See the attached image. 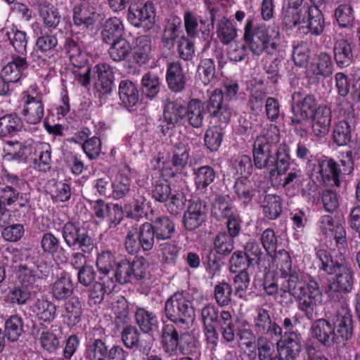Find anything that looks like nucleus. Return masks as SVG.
<instances>
[{
    "mask_svg": "<svg viewBox=\"0 0 360 360\" xmlns=\"http://www.w3.org/2000/svg\"><path fill=\"white\" fill-rule=\"evenodd\" d=\"M280 140L279 129L274 124L264 128L256 138L253 145L255 165L258 169L269 168L270 181L274 186H292L298 188L303 185L304 176L300 169H290V150L281 144L276 158L271 153V147Z\"/></svg>",
    "mask_w": 360,
    "mask_h": 360,
    "instance_id": "1",
    "label": "nucleus"
},
{
    "mask_svg": "<svg viewBox=\"0 0 360 360\" xmlns=\"http://www.w3.org/2000/svg\"><path fill=\"white\" fill-rule=\"evenodd\" d=\"M193 308L188 294L184 292L174 293L165 303V314L172 322L165 324L162 329L161 343L164 352L169 356L190 354L194 352L196 342L188 333H181L175 324L185 323V318L191 317Z\"/></svg>",
    "mask_w": 360,
    "mask_h": 360,
    "instance_id": "2",
    "label": "nucleus"
},
{
    "mask_svg": "<svg viewBox=\"0 0 360 360\" xmlns=\"http://www.w3.org/2000/svg\"><path fill=\"white\" fill-rule=\"evenodd\" d=\"M279 269L283 277H288L287 290L300 300V307L307 314H311L314 309L321 304L323 295L319 284L311 278L304 279L301 273L292 268L291 259L285 252H279Z\"/></svg>",
    "mask_w": 360,
    "mask_h": 360,
    "instance_id": "3",
    "label": "nucleus"
},
{
    "mask_svg": "<svg viewBox=\"0 0 360 360\" xmlns=\"http://www.w3.org/2000/svg\"><path fill=\"white\" fill-rule=\"evenodd\" d=\"M280 32L274 27L267 29L265 25L253 28V20L249 18L244 27V39L252 53L260 56L264 52L274 55L279 50Z\"/></svg>",
    "mask_w": 360,
    "mask_h": 360,
    "instance_id": "4",
    "label": "nucleus"
},
{
    "mask_svg": "<svg viewBox=\"0 0 360 360\" xmlns=\"http://www.w3.org/2000/svg\"><path fill=\"white\" fill-rule=\"evenodd\" d=\"M190 146L188 139L176 143L174 146L172 155L165 158L163 155L159 153L151 162V167L158 169L159 172H166L165 176H173L174 172H181L188 165L190 160Z\"/></svg>",
    "mask_w": 360,
    "mask_h": 360,
    "instance_id": "5",
    "label": "nucleus"
},
{
    "mask_svg": "<svg viewBox=\"0 0 360 360\" xmlns=\"http://www.w3.org/2000/svg\"><path fill=\"white\" fill-rule=\"evenodd\" d=\"M153 198L160 202H165L167 210L172 214H178L184 208L186 199L182 193H172L171 188L165 179H160L153 184Z\"/></svg>",
    "mask_w": 360,
    "mask_h": 360,
    "instance_id": "6",
    "label": "nucleus"
},
{
    "mask_svg": "<svg viewBox=\"0 0 360 360\" xmlns=\"http://www.w3.org/2000/svg\"><path fill=\"white\" fill-rule=\"evenodd\" d=\"M50 266L43 261L22 264L18 267V278L23 287L32 288L39 280L46 278L50 274Z\"/></svg>",
    "mask_w": 360,
    "mask_h": 360,
    "instance_id": "7",
    "label": "nucleus"
},
{
    "mask_svg": "<svg viewBox=\"0 0 360 360\" xmlns=\"http://www.w3.org/2000/svg\"><path fill=\"white\" fill-rule=\"evenodd\" d=\"M23 103V114L25 120L30 124H37L42 119L44 110L40 94L36 86H30L21 95Z\"/></svg>",
    "mask_w": 360,
    "mask_h": 360,
    "instance_id": "8",
    "label": "nucleus"
},
{
    "mask_svg": "<svg viewBox=\"0 0 360 360\" xmlns=\"http://www.w3.org/2000/svg\"><path fill=\"white\" fill-rule=\"evenodd\" d=\"M155 11L151 2H133L130 5L127 19L134 27L150 28L155 23Z\"/></svg>",
    "mask_w": 360,
    "mask_h": 360,
    "instance_id": "9",
    "label": "nucleus"
},
{
    "mask_svg": "<svg viewBox=\"0 0 360 360\" xmlns=\"http://www.w3.org/2000/svg\"><path fill=\"white\" fill-rule=\"evenodd\" d=\"M333 274L335 281L330 283L327 291L328 295L333 300L340 299V292H350L353 286V271L346 264L336 265Z\"/></svg>",
    "mask_w": 360,
    "mask_h": 360,
    "instance_id": "10",
    "label": "nucleus"
},
{
    "mask_svg": "<svg viewBox=\"0 0 360 360\" xmlns=\"http://www.w3.org/2000/svg\"><path fill=\"white\" fill-rule=\"evenodd\" d=\"M63 237L69 247L78 246L84 252H89L94 245L86 230L79 224L68 222L63 229Z\"/></svg>",
    "mask_w": 360,
    "mask_h": 360,
    "instance_id": "11",
    "label": "nucleus"
},
{
    "mask_svg": "<svg viewBox=\"0 0 360 360\" xmlns=\"http://www.w3.org/2000/svg\"><path fill=\"white\" fill-rule=\"evenodd\" d=\"M207 109L210 117L215 122L228 124L233 115V110L224 102L221 89H214L207 101Z\"/></svg>",
    "mask_w": 360,
    "mask_h": 360,
    "instance_id": "12",
    "label": "nucleus"
},
{
    "mask_svg": "<svg viewBox=\"0 0 360 360\" xmlns=\"http://www.w3.org/2000/svg\"><path fill=\"white\" fill-rule=\"evenodd\" d=\"M313 165L312 174H319L322 180L330 186H340V169L332 159L323 157L311 161L309 166Z\"/></svg>",
    "mask_w": 360,
    "mask_h": 360,
    "instance_id": "13",
    "label": "nucleus"
},
{
    "mask_svg": "<svg viewBox=\"0 0 360 360\" xmlns=\"http://www.w3.org/2000/svg\"><path fill=\"white\" fill-rule=\"evenodd\" d=\"M319 227L326 238L335 240L338 251L342 255V250L346 246V232L342 225L335 222L331 216L324 215L320 219Z\"/></svg>",
    "mask_w": 360,
    "mask_h": 360,
    "instance_id": "14",
    "label": "nucleus"
},
{
    "mask_svg": "<svg viewBox=\"0 0 360 360\" xmlns=\"http://www.w3.org/2000/svg\"><path fill=\"white\" fill-rule=\"evenodd\" d=\"M186 108L182 100L167 102L164 109L163 123L165 124L162 125V132L165 134L169 129L181 124L186 118Z\"/></svg>",
    "mask_w": 360,
    "mask_h": 360,
    "instance_id": "15",
    "label": "nucleus"
},
{
    "mask_svg": "<svg viewBox=\"0 0 360 360\" xmlns=\"http://www.w3.org/2000/svg\"><path fill=\"white\" fill-rule=\"evenodd\" d=\"M131 172L129 166L120 165L111 179V197L120 199L125 196L130 190Z\"/></svg>",
    "mask_w": 360,
    "mask_h": 360,
    "instance_id": "16",
    "label": "nucleus"
},
{
    "mask_svg": "<svg viewBox=\"0 0 360 360\" xmlns=\"http://www.w3.org/2000/svg\"><path fill=\"white\" fill-rule=\"evenodd\" d=\"M253 326L257 333H266L271 338L278 339L282 335V328L271 321L268 311L262 308L256 310Z\"/></svg>",
    "mask_w": 360,
    "mask_h": 360,
    "instance_id": "17",
    "label": "nucleus"
},
{
    "mask_svg": "<svg viewBox=\"0 0 360 360\" xmlns=\"http://www.w3.org/2000/svg\"><path fill=\"white\" fill-rule=\"evenodd\" d=\"M311 130L314 136L323 137L330 130L332 120V112L329 107L320 105L312 114Z\"/></svg>",
    "mask_w": 360,
    "mask_h": 360,
    "instance_id": "18",
    "label": "nucleus"
},
{
    "mask_svg": "<svg viewBox=\"0 0 360 360\" xmlns=\"http://www.w3.org/2000/svg\"><path fill=\"white\" fill-rule=\"evenodd\" d=\"M318 107L316 98L311 95L305 96L300 103H293L292 122L297 131L298 126L307 122Z\"/></svg>",
    "mask_w": 360,
    "mask_h": 360,
    "instance_id": "19",
    "label": "nucleus"
},
{
    "mask_svg": "<svg viewBox=\"0 0 360 360\" xmlns=\"http://www.w3.org/2000/svg\"><path fill=\"white\" fill-rule=\"evenodd\" d=\"M333 64L330 54L321 53L316 63L309 65L307 69V76L311 83L317 82L321 77L330 76L333 73Z\"/></svg>",
    "mask_w": 360,
    "mask_h": 360,
    "instance_id": "20",
    "label": "nucleus"
},
{
    "mask_svg": "<svg viewBox=\"0 0 360 360\" xmlns=\"http://www.w3.org/2000/svg\"><path fill=\"white\" fill-rule=\"evenodd\" d=\"M337 328V345L350 339L353 335L352 318L349 309L342 307L333 320Z\"/></svg>",
    "mask_w": 360,
    "mask_h": 360,
    "instance_id": "21",
    "label": "nucleus"
},
{
    "mask_svg": "<svg viewBox=\"0 0 360 360\" xmlns=\"http://www.w3.org/2000/svg\"><path fill=\"white\" fill-rule=\"evenodd\" d=\"M27 68L26 57L14 54L4 66L1 73L8 82H17L25 75Z\"/></svg>",
    "mask_w": 360,
    "mask_h": 360,
    "instance_id": "22",
    "label": "nucleus"
},
{
    "mask_svg": "<svg viewBox=\"0 0 360 360\" xmlns=\"http://www.w3.org/2000/svg\"><path fill=\"white\" fill-rule=\"evenodd\" d=\"M311 335L326 346L337 345V335L335 328L328 320L319 319L311 328Z\"/></svg>",
    "mask_w": 360,
    "mask_h": 360,
    "instance_id": "23",
    "label": "nucleus"
},
{
    "mask_svg": "<svg viewBox=\"0 0 360 360\" xmlns=\"http://www.w3.org/2000/svg\"><path fill=\"white\" fill-rule=\"evenodd\" d=\"M205 218V205L200 201L192 202L184 213V224L186 229L193 231L201 226Z\"/></svg>",
    "mask_w": 360,
    "mask_h": 360,
    "instance_id": "24",
    "label": "nucleus"
},
{
    "mask_svg": "<svg viewBox=\"0 0 360 360\" xmlns=\"http://www.w3.org/2000/svg\"><path fill=\"white\" fill-rule=\"evenodd\" d=\"M94 74L96 77L95 86L102 94H108L112 90L114 72L112 68L106 63H100L95 66Z\"/></svg>",
    "mask_w": 360,
    "mask_h": 360,
    "instance_id": "25",
    "label": "nucleus"
},
{
    "mask_svg": "<svg viewBox=\"0 0 360 360\" xmlns=\"http://www.w3.org/2000/svg\"><path fill=\"white\" fill-rule=\"evenodd\" d=\"M73 20L76 25L90 28L101 19L96 8L88 3H82L75 6L73 11Z\"/></svg>",
    "mask_w": 360,
    "mask_h": 360,
    "instance_id": "26",
    "label": "nucleus"
},
{
    "mask_svg": "<svg viewBox=\"0 0 360 360\" xmlns=\"http://www.w3.org/2000/svg\"><path fill=\"white\" fill-rule=\"evenodd\" d=\"M277 342V351L281 356L286 355L295 360L301 350L300 337L294 332H286L284 340L274 338Z\"/></svg>",
    "mask_w": 360,
    "mask_h": 360,
    "instance_id": "27",
    "label": "nucleus"
},
{
    "mask_svg": "<svg viewBox=\"0 0 360 360\" xmlns=\"http://www.w3.org/2000/svg\"><path fill=\"white\" fill-rule=\"evenodd\" d=\"M74 290L72 281L68 274L57 277L50 287L52 296L57 300H63L70 297Z\"/></svg>",
    "mask_w": 360,
    "mask_h": 360,
    "instance_id": "28",
    "label": "nucleus"
},
{
    "mask_svg": "<svg viewBox=\"0 0 360 360\" xmlns=\"http://www.w3.org/2000/svg\"><path fill=\"white\" fill-rule=\"evenodd\" d=\"M309 4H304L303 6L296 7L287 5L283 7L282 18L283 22L288 28H292L297 25H302L306 23V13L303 10H307Z\"/></svg>",
    "mask_w": 360,
    "mask_h": 360,
    "instance_id": "29",
    "label": "nucleus"
},
{
    "mask_svg": "<svg viewBox=\"0 0 360 360\" xmlns=\"http://www.w3.org/2000/svg\"><path fill=\"white\" fill-rule=\"evenodd\" d=\"M32 311L41 321L50 322L56 315V307L46 297L37 298L31 306Z\"/></svg>",
    "mask_w": 360,
    "mask_h": 360,
    "instance_id": "30",
    "label": "nucleus"
},
{
    "mask_svg": "<svg viewBox=\"0 0 360 360\" xmlns=\"http://www.w3.org/2000/svg\"><path fill=\"white\" fill-rule=\"evenodd\" d=\"M306 13V23L302 24V27H307L315 34L319 35L324 29V20L321 11L316 6H308Z\"/></svg>",
    "mask_w": 360,
    "mask_h": 360,
    "instance_id": "31",
    "label": "nucleus"
},
{
    "mask_svg": "<svg viewBox=\"0 0 360 360\" xmlns=\"http://www.w3.org/2000/svg\"><path fill=\"white\" fill-rule=\"evenodd\" d=\"M58 44V39L54 34H46L39 37L35 43L34 51L32 53L33 59L42 56H48L49 58L53 55L55 49Z\"/></svg>",
    "mask_w": 360,
    "mask_h": 360,
    "instance_id": "32",
    "label": "nucleus"
},
{
    "mask_svg": "<svg viewBox=\"0 0 360 360\" xmlns=\"http://www.w3.org/2000/svg\"><path fill=\"white\" fill-rule=\"evenodd\" d=\"M186 117L189 124L195 128L202 125L205 116L204 103L198 99H192L186 108Z\"/></svg>",
    "mask_w": 360,
    "mask_h": 360,
    "instance_id": "33",
    "label": "nucleus"
},
{
    "mask_svg": "<svg viewBox=\"0 0 360 360\" xmlns=\"http://www.w3.org/2000/svg\"><path fill=\"white\" fill-rule=\"evenodd\" d=\"M5 155L4 158L6 160H18L21 158H32V146L31 143L22 144L18 141H8L4 146Z\"/></svg>",
    "mask_w": 360,
    "mask_h": 360,
    "instance_id": "34",
    "label": "nucleus"
},
{
    "mask_svg": "<svg viewBox=\"0 0 360 360\" xmlns=\"http://www.w3.org/2000/svg\"><path fill=\"white\" fill-rule=\"evenodd\" d=\"M124 25L118 18H111L105 21L101 32L102 39L105 43H111L117 39L122 38Z\"/></svg>",
    "mask_w": 360,
    "mask_h": 360,
    "instance_id": "35",
    "label": "nucleus"
},
{
    "mask_svg": "<svg viewBox=\"0 0 360 360\" xmlns=\"http://www.w3.org/2000/svg\"><path fill=\"white\" fill-rule=\"evenodd\" d=\"M282 200L278 195H266L262 202V212L265 217L274 220L277 219L282 212Z\"/></svg>",
    "mask_w": 360,
    "mask_h": 360,
    "instance_id": "36",
    "label": "nucleus"
},
{
    "mask_svg": "<svg viewBox=\"0 0 360 360\" xmlns=\"http://www.w3.org/2000/svg\"><path fill=\"white\" fill-rule=\"evenodd\" d=\"M335 58L338 66H349L352 62L353 53L350 43L346 39L338 40L334 46Z\"/></svg>",
    "mask_w": 360,
    "mask_h": 360,
    "instance_id": "37",
    "label": "nucleus"
},
{
    "mask_svg": "<svg viewBox=\"0 0 360 360\" xmlns=\"http://www.w3.org/2000/svg\"><path fill=\"white\" fill-rule=\"evenodd\" d=\"M334 17L341 28H352L354 25V10L349 4H342L338 6L334 11Z\"/></svg>",
    "mask_w": 360,
    "mask_h": 360,
    "instance_id": "38",
    "label": "nucleus"
},
{
    "mask_svg": "<svg viewBox=\"0 0 360 360\" xmlns=\"http://www.w3.org/2000/svg\"><path fill=\"white\" fill-rule=\"evenodd\" d=\"M211 212L212 216L219 220L235 214L230 197L228 195L217 196L212 204Z\"/></svg>",
    "mask_w": 360,
    "mask_h": 360,
    "instance_id": "39",
    "label": "nucleus"
},
{
    "mask_svg": "<svg viewBox=\"0 0 360 360\" xmlns=\"http://www.w3.org/2000/svg\"><path fill=\"white\" fill-rule=\"evenodd\" d=\"M166 79L169 87L174 91H180L185 84V77L181 65L178 63L169 65L167 70Z\"/></svg>",
    "mask_w": 360,
    "mask_h": 360,
    "instance_id": "40",
    "label": "nucleus"
},
{
    "mask_svg": "<svg viewBox=\"0 0 360 360\" xmlns=\"http://www.w3.org/2000/svg\"><path fill=\"white\" fill-rule=\"evenodd\" d=\"M114 279L110 275L101 276L99 281L96 282L91 290V297L95 302H101L105 293H110L115 287Z\"/></svg>",
    "mask_w": 360,
    "mask_h": 360,
    "instance_id": "41",
    "label": "nucleus"
},
{
    "mask_svg": "<svg viewBox=\"0 0 360 360\" xmlns=\"http://www.w3.org/2000/svg\"><path fill=\"white\" fill-rule=\"evenodd\" d=\"M119 96L124 105L134 106L139 101V91L132 82L122 80L119 86Z\"/></svg>",
    "mask_w": 360,
    "mask_h": 360,
    "instance_id": "42",
    "label": "nucleus"
},
{
    "mask_svg": "<svg viewBox=\"0 0 360 360\" xmlns=\"http://www.w3.org/2000/svg\"><path fill=\"white\" fill-rule=\"evenodd\" d=\"M82 305L77 299H71L65 304L63 316L70 326L77 325L81 321Z\"/></svg>",
    "mask_w": 360,
    "mask_h": 360,
    "instance_id": "43",
    "label": "nucleus"
},
{
    "mask_svg": "<svg viewBox=\"0 0 360 360\" xmlns=\"http://www.w3.org/2000/svg\"><path fill=\"white\" fill-rule=\"evenodd\" d=\"M131 52V46L129 42L124 38H119L112 41L108 50L110 57L114 61L124 60Z\"/></svg>",
    "mask_w": 360,
    "mask_h": 360,
    "instance_id": "44",
    "label": "nucleus"
},
{
    "mask_svg": "<svg viewBox=\"0 0 360 360\" xmlns=\"http://www.w3.org/2000/svg\"><path fill=\"white\" fill-rule=\"evenodd\" d=\"M194 182L198 189H204L215 179L216 174L210 166H202L193 169Z\"/></svg>",
    "mask_w": 360,
    "mask_h": 360,
    "instance_id": "45",
    "label": "nucleus"
},
{
    "mask_svg": "<svg viewBox=\"0 0 360 360\" xmlns=\"http://www.w3.org/2000/svg\"><path fill=\"white\" fill-rule=\"evenodd\" d=\"M32 151L38 156L35 158L36 165L39 170L46 171L49 168L51 161V147L46 143H36L32 144Z\"/></svg>",
    "mask_w": 360,
    "mask_h": 360,
    "instance_id": "46",
    "label": "nucleus"
},
{
    "mask_svg": "<svg viewBox=\"0 0 360 360\" xmlns=\"http://www.w3.org/2000/svg\"><path fill=\"white\" fill-rule=\"evenodd\" d=\"M135 319L141 330L144 333L155 330L158 326L157 317L151 312L140 308L135 313Z\"/></svg>",
    "mask_w": 360,
    "mask_h": 360,
    "instance_id": "47",
    "label": "nucleus"
},
{
    "mask_svg": "<svg viewBox=\"0 0 360 360\" xmlns=\"http://www.w3.org/2000/svg\"><path fill=\"white\" fill-rule=\"evenodd\" d=\"M23 331V321L21 317L14 315L5 322L4 334L11 342L17 341Z\"/></svg>",
    "mask_w": 360,
    "mask_h": 360,
    "instance_id": "48",
    "label": "nucleus"
},
{
    "mask_svg": "<svg viewBox=\"0 0 360 360\" xmlns=\"http://www.w3.org/2000/svg\"><path fill=\"white\" fill-rule=\"evenodd\" d=\"M138 238L143 251L150 250L155 242V230L150 223H144L137 228Z\"/></svg>",
    "mask_w": 360,
    "mask_h": 360,
    "instance_id": "49",
    "label": "nucleus"
},
{
    "mask_svg": "<svg viewBox=\"0 0 360 360\" xmlns=\"http://www.w3.org/2000/svg\"><path fill=\"white\" fill-rule=\"evenodd\" d=\"M39 13L45 26L49 29H55L59 24L60 15L53 6L41 4Z\"/></svg>",
    "mask_w": 360,
    "mask_h": 360,
    "instance_id": "50",
    "label": "nucleus"
},
{
    "mask_svg": "<svg viewBox=\"0 0 360 360\" xmlns=\"http://www.w3.org/2000/svg\"><path fill=\"white\" fill-rule=\"evenodd\" d=\"M234 190L238 198L244 202L250 201L255 195V188L247 176H239L235 184Z\"/></svg>",
    "mask_w": 360,
    "mask_h": 360,
    "instance_id": "51",
    "label": "nucleus"
},
{
    "mask_svg": "<svg viewBox=\"0 0 360 360\" xmlns=\"http://www.w3.org/2000/svg\"><path fill=\"white\" fill-rule=\"evenodd\" d=\"M184 24L186 32L191 37L195 36L198 32L205 34L210 30L209 24L202 20L199 23L196 16L191 13H185Z\"/></svg>",
    "mask_w": 360,
    "mask_h": 360,
    "instance_id": "52",
    "label": "nucleus"
},
{
    "mask_svg": "<svg viewBox=\"0 0 360 360\" xmlns=\"http://www.w3.org/2000/svg\"><path fill=\"white\" fill-rule=\"evenodd\" d=\"M150 45L146 37H141L136 39V44L133 52L134 61L141 65L148 60Z\"/></svg>",
    "mask_w": 360,
    "mask_h": 360,
    "instance_id": "53",
    "label": "nucleus"
},
{
    "mask_svg": "<svg viewBox=\"0 0 360 360\" xmlns=\"http://www.w3.org/2000/svg\"><path fill=\"white\" fill-rule=\"evenodd\" d=\"M108 354L105 344L100 339L89 342L86 349V357L89 360H105Z\"/></svg>",
    "mask_w": 360,
    "mask_h": 360,
    "instance_id": "54",
    "label": "nucleus"
},
{
    "mask_svg": "<svg viewBox=\"0 0 360 360\" xmlns=\"http://www.w3.org/2000/svg\"><path fill=\"white\" fill-rule=\"evenodd\" d=\"M7 35L11 40V42L14 49L19 53L18 56H23L26 57L27 39L25 32L18 30L17 28H13L10 34L7 32Z\"/></svg>",
    "mask_w": 360,
    "mask_h": 360,
    "instance_id": "55",
    "label": "nucleus"
},
{
    "mask_svg": "<svg viewBox=\"0 0 360 360\" xmlns=\"http://www.w3.org/2000/svg\"><path fill=\"white\" fill-rule=\"evenodd\" d=\"M143 92L148 97L155 96L159 91L160 82L158 76L153 72L145 74L141 79Z\"/></svg>",
    "mask_w": 360,
    "mask_h": 360,
    "instance_id": "56",
    "label": "nucleus"
},
{
    "mask_svg": "<svg viewBox=\"0 0 360 360\" xmlns=\"http://www.w3.org/2000/svg\"><path fill=\"white\" fill-rule=\"evenodd\" d=\"M224 131L222 128L213 126L207 129L205 134V143L211 151H216L221 144Z\"/></svg>",
    "mask_w": 360,
    "mask_h": 360,
    "instance_id": "57",
    "label": "nucleus"
},
{
    "mask_svg": "<svg viewBox=\"0 0 360 360\" xmlns=\"http://www.w3.org/2000/svg\"><path fill=\"white\" fill-rule=\"evenodd\" d=\"M153 228L158 239L165 240L171 237L174 231L173 222L167 217H158L154 221Z\"/></svg>",
    "mask_w": 360,
    "mask_h": 360,
    "instance_id": "58",
    "label": "nucleus"
},
{
    "mask_svg": "<svg viewBox=\"0 0 360 360\" xmlns=\"http://www.w3.org/2000/svg\"><path fill=\"white\" fill-rule=\"evenodd\" d=\"M21 127L20 119L15 115H6L0 118V136H5L18 131Z\"/></svg>",
    "mask_w": 360,
    "mask_h": 360,
    "instance_id": "59",
    "label": "nucleus"
},
{
    "mask_svg": "<svg viewBox=\"0 0 360 360\" xmlns=\"http://www.w3.org/2000/svg\"><path fill=\"white\" fill-rule=\"evenodd\" d=\"M217 32L219 39L224 44L231 42L237 36L236 29L232 22L225 18L220 20Z\"/></svg>",
    "mask_w": 360,
    "mask_h": 360,
    "instance_id": "60",
    "label": "nucleus"
},
{
    "mask_svg": "<svg viewBox=\"0 0 360 360\" xmlns=\"http://www.w3.org/2000/svg\"><path fill=\"white\" fill-rule=\"evenodd\" d=\"M333 139L338 146L347 144L351 139V128L347 121L338 122L333 130Z\"/></svg>",
    "mask_w": 360,
    "mask_h": 360,
    "instance_id": "61",
    "label": "nucleus"
},
{
    "mask_svg": "<svg viewBox=\"0 0 360 360\" xmlns=\"http://www.w3.org/2000/svg\"><path fill=\"white\" fill-rule=\"evenodd\" d=\"M115 264V256L110 251H103L98 255L96 266L102 276L109 275Z\"/></svg>",
    "mask_w": 360,
    "mask_h": 360,
    "instance_id": "62",
    "label": "nucleus"
},
{
    "mask_svg": "<svg viewBox=\"0 0 360 360\" xmlns=\"http://www.w3.org/2000/svg\"><path fill=\"white\" fill-rule=\"evenodd\" d=\"M198 74L205 85L211 83L215 74V65L213 60L210 58L202 60L198 68Z\"/></svg>",
    "mask_w": 360,
    "mask_h": 360,
    "instance_id": "63",
    "label": "nucleus"
},
{
    "mask_svg": "<svg viewBox=\"0 0 360 360\" xmlns=\"http://www.w3.org/2000/svg\"><path fill=\"white\" fill-rule=\"evenodd\" d=\"M232 288L226 282L217 284L214 288V297L220 306L228 305L231 300Z\"/></svg>",
    "mask_w": 360,
    "mask_h": 360,
    "instance_id": "64",
    "label": "nucleus"
}]
</instances>
